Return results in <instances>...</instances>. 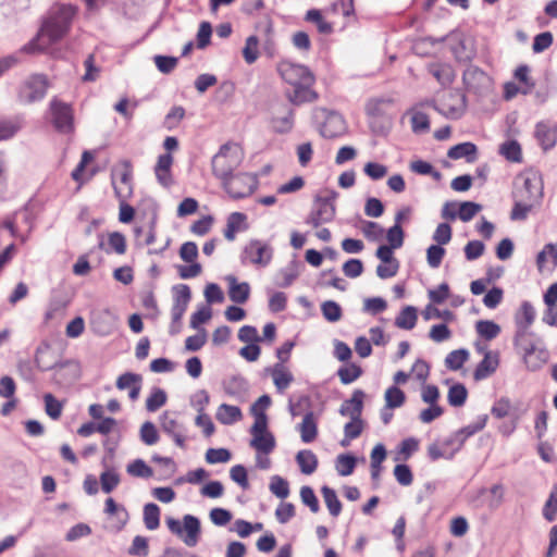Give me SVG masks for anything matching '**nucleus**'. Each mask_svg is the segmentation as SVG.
<instances>
[{
    "label": "nucleus",
    "mask_w": 557,
    "mask_h": 557,
    "mask_svg": "<svg viewBox=\"0 0 557 557\" xmlns=\"http://www.w3.org/2000/svg\"><path fill=\"white\" fill-rule=\"evenodd\" d=\"M166 525L173 534L181 536L188 547L197 545L201 532L200 520L197 517L185 515L183 517V525L178 520L168 518Z\"/></svg>",
    "instance_id": "9"
},
{
    "label": "nucleus",
    "mask_w": 557,
    "mask_h": 557,
    "mask_svg": "<svg viewBox=\"0 0 557 557\" xmlns=\"http://www.w3.org/2000/svg\"><path fill=\"white\" fill-rule=\"evenodd\" d=\"M394 476L396 481L403 486H408L413 481L411 469L408 465L405 463H399L395 466Z\"/></svg>",
    "instance_id": "60"
},
{
    "label": "nucleus",
    "mask_w": 557,
    "mask_h": 557,
    "mask_svg": "<svg viewBox=\"0 0 557 557\" xmlns=\"http://www.w3.org/2000/svg\"><path fill=\"white\" fill-rule=\"evenodd\" d=\"M319 112L324 116V122L319 128L322 137L332 139L346 133V123L339 113L325 109H320Z\"/></svg>",
    "instance_id": "14"
},
{
    "label": "nucleus",
    "mask_w": 557,
    "mask_h": 557,
    "mask_svg": "<svg viewBox=\"0 0 557 557\" xmlns=\"http://www.w3.org/2000/svg\"><path fill=\"white\" fill-rule=\"evenodd\" d=\"M296 462L301 473L306 475L312 474L319 465L317 455L309 449L299 450L296 455Z\"/></svg>",
    "instance_id": "25"
},
{
    "label": "nucleus",
    "mask_w": 557,
    "mask_h": 557,
    "mask_svg": "<svg viewBox=\"0 0 557 557\" xmlns=\"http://www.w3.org/2000/svg\"><path fill=\"white\" fill-rule=\"evenodd\" d=\"M115 196L120 199V213L119 220L122 223H129L135 215V209L125 202L126 196L122 195L121 190L114 186Z\"/></svg>",
    "instance_id": "48"
},
{
    "label": "nucleus",
    "mask_w": 557,
    "mask_h": 557,
    "mask_svg": "<svg viewBox=\"0 0 557 557\" xmlns=\"http://www.w3.org/2000/svg\"><path fill=\"white\" fill-rule=\"evenodd\" d=\"M216 419L225 425L235 423L242 419L240 408L227 404H222L216 411Z\"/></svg>",
    "instance_id": "29"
},
{
    "label": "nucleus",
    "mask_w": 557,
    "mask_h": 557,
    "mask_svg": "<svg viewBox=\"0 0 557 557\" xmlns=\"http://www.w3.org/2000/svg\"><path fill=\"white\" fill-rule=\"evenodd\" d=\"M305 20L317 24L318 30L321 34H331L333 32L332 24L323 18L320 10L311 9L307 11Z\"/></svg>",
    "instance_id": "42"
},
{
    "label": "nucleus",
    "mask_w": 557,
    "mask_h": 557,
    "mask_svg": "<svg viewBox=\"0 0 557 557\" xmlns=\"http://www.w3.org/2000/svg\"><path fill=\"white\" fill-rule=\"evenodd\" d=\"M445 249L441 245H431L426 250V260L431 268L436 269L441 265Z\"/></svg>",
    "instance_id": "64"
},
{
    "label": "nucleus",
    "mask_w": 557,
    "mask_h": 557,
    "mask_svg": "<svg viewBox=\"0 0 557 557\" xmlns=\"http://www.w3.org/2000/svg\"><path fill=\"white\" fill-rule=\"evenodd\" d=\"M126 471L129 475L135 478L148 479L152 476L153 470L143 459H135L127 465Z\"/></svg>",
    "instance_id": "41"
},
{
    "label": "nucleus",
    "mask_w": 557,
    "mask_h": 557,
    "mask_svg": "<svg viewBox=\"0 0 557 557\" xmlns=\"http://www.w3.org/2000/svg\"><path fill=\"white\" fill-rule=\"evenodd\" d=\"M273 382L278 391H284L288 387V385L293 382L294 377L292 373L284 372L282 370V364H275L273 369Z\"/></svg>",
    "instance_id": "54"
},
{
    "label": "nucleus",
    "mask_w": 557,
    "mask_h": 557,
    "mask_svg": "<svg viewBox=\"0 0 557 557\" xmlns=\"http://www.w3.org/2000/svg\"><path fill=\"white\" fill-rule=\"evenodd\" d=\"M476 333L486 341L496 338L500 333V326L491 320H480L475 324Z\"/></svg>",
    "instance_id": "31"
},
{
    "label": "nucleus",
    "mask_w": 557,
    "mask_h": 557,
    "mask_svg": "<svg viewBox=\"0 0 557 557\" xmlns=\"http://www.w3.org/2000/svg\"><path fill=\"white\" fill-rule=\"evenodd\" d=\"M321 492L331 516L337 517L342 511V503L339 502L336 492L329 486H323Z\"/></svg>",
    "instance_id": "38"
},
{
    "label": "nucleus",
    "mask_w": 557,
    "mask_h": 557,
    "mask_svg": "<svg viewBox=\"0 0 557 557\" xmlns=\"http://www.w3.org/2000/svg\"><path fill=\"white\" fill-rule=\"evenodd\" d=\"M462 82L467 89L473 92H481L490 86V76L475 65H469L463 74Z\"/></svg>",
    "instance_id": "15"
},
{
    "label": "nucleus",
    "mask_w": 557,
    "mask_h": 557,
    "mask_svg": "<svg viewBox=\"0 0 557 557\" xmlns=\"http://www.w3.org/2000/svg\"><path fill=\"white\" fill-rule=\"evenodd\" d=\"M166 400L168 396L165 391L160 387H154L146 400V409L149 412H156L166 404Z\"/></svg>",
    "instance_id": "40"
},
{
    "label": "nucleus",
    "mask_w": 557,
    "mask_h": 557,
    "mask_svg": "<svg viewBox=\"0 0 557 557\" xmlns=\"http://www.w3.org/2000/svg\"><path fill=\"white\" fill-rule=\"evenodd\" d=\"M120 481V474L113 470H107L100 474V484L104 493H111L115 490Z\"/></svg>",
    "instance_id": "55"
},
{
    "label": "nucleus",
    "mask_w": 557,
    "mask_h": 557,
    "mask_svg": "<svg viewBox=\"0 0 557 557\" xmlns=\"http://www.w3.org/2000/svg\"><path fill=\"white\" fill-rule=\"evenodd\" d=\"M482 206L473 201H463L459 205L458 218L463 221H470L478 212H480Z\"/></svg>",
    "instance_id": "58"
},
{
    "label": "nucleus",
    "mask_w": 557,
    "mask_h": 557,
    "mask_svg": "<svg viewBox=\"0 0 557 557\" xmlns=\"http://www.w3.org/2000/svg\"><path fill=\"white\" fill-rule=\"evenodd\" d=\"M433 109L447 119L458 120L466 112L467 98L459 89L445 92L438 100L432 102Z\"/></svg>",
    "instance_id": "6"
},
{
    "label": "nucleus",
    "mask_w": 557,
    "mask_h": 557,
    "mask_svg": "<svg viewBox=\"0 0 557 557\" xmlns=\"http://www.w3.org/2000/svg\"><path fill=\"white\" fill-rule=\"evenodd\" d=\"M337 196L338 194L335 190L329 191L325 197L315 196L306 223L317 228L323 223L333 221L336 213L335 199Z\"/></svg>",
    "instance_id": "7"
},
{
    "label": "nucleus",
    "mask_w": 557,
    "mask_h": 557,
    "mask_svg": "<svg viewBox=\"0 0 557 557\" xmlns=\"http://www.w3.org/2000/svg\"><path fill=\"white\" fill-rule=\"evenodd\" d=\"M357 458L350 454H342L336 457L335 468L339 475H350L356 467Z\"/></svg>",
    "instance_id": "37"
},
{
    "label": "nucleus",
    "mask_w": 557,
    "mask_h": 557,
    "mask_svg": "<svg viewBox=\"0 0 557 557\" xmlns=\"http://www.w3.org/2000/svg\"><path fill=\"white\" fill-rule=\"evenodd\" d=\"M270 491L276 497L284 499L289 495L288 482L280 475H273L270 482Z\"/></svg>",
    "instance_id": "50"
},
{
    "label": "nucleus",
    "mask_w": 557,
    "mask_h": 557,
    "mask_svg": "<svg viewBox=\"0 0 557 557\" xmlns=\"http://www.w3.org/2000/svg\"><path fill=\"white\" fill-rule=\"evenodd\" d=\"M277 72L292 86L302 83L313 84L314 82V76L307 66L287 60L278 63Z\"/></svg>",
    "instance_id": "12"
},
{
    "label": "nucleus",
    "mask_w": 557,
    "mask_h": 557,
    "mask_svg": "<svg viewBox=\"0 0 557 557\" xmlns=\"http://www.w3.org/2000/svg\"><path fill=\"white\" fill-rule=\"evenodd\" d=\"M272 256L273 248L259 239L250 240L243 251V259H249L252 264L260 267H267Z\"/></svg>",
    "instance_id": "13"
},
{
    "label": "nucleus",
    "mask_w": 557,
    "mask_h": 557,
    "mask_svg": "<svg viewBox=\"0 0 557 557\" xmlns=\"http://www.w3.org/2000/svg\"><path fill=\"white\" fill-rule=\"evenodd\" d=\"M311 85L306 83L294 85L293 92L288 94L289 101L296 106L315 101L319 96L310 88Z\"/></svg>",
    "instance_id": "22"
},
{
    "label": "nucleus",
    "mask_w": 557,
    "mask_h": 557,
    "mask_svg": "<svg viewBox=\"0 0 557 557\" xmlns=\"http://www.w3.org/2000/svg\"><path fill=\"white\" fill-rule=\"evenodd\" d=\"M478 148L473 143L466 141L449 148L447 157L453 160L465 158L467 162H474L476 160Z\"/></svg>",
    "instance_id": "23"
},
{
    "label": "nucleus",
    "mask_w": 557,
    "mask_h": 557,
    "mask_svg": "<svg viewBox=\"0 0 557 557\" xmlns=\"http://www.w3.org/2000/svg\"><path fill=\"white\" fill-rule=\"evenodd\" d=\"M418 320V311L413 306H406L395 319V325L403 330H412Z\"/></svg>",
    "instance_id": "27"
},
{
    "label": "nucleus",
    "mask_w": 557,
    "mask_h": 557,
    "mask_svg": "<svg viewBox=\"0 0 557 557\" xmlns=\"http://www.w3.org/2000/svg\"><path fill=\"white\" fill-rule=\"evenodd\" d=\"M430 73L443 85H449L455 78V73L451 66L447 64H435L430 67Z\"/></svg>",
    "instance_id": "36"
},
{
    "label": "nucleus",
    "mask_w": 557,
    "mask_h": 557,
    "mask_svg": "<svg viewBox=\"0 0 557 557\" xmlns=\"http://www.w3.org/2000/svg\"><path fill=\"white\" fill-rule=\"evenodd\" d=\"M480 352H484V358L478 363L473 372L475 381H482L491 376L498 368L499 357L498 352L484 351L483 348H479Z\"/></svg>",
    "instance_id": "16"
},
{
    "label": "nucleus",
    "mask_w": 557,
    "mask_h": 557,
    "mask_svg": "<svg viewBox=\"0 0 557 557\" xmlns=\"http://www.w3.org/2000/svg\"><path fill=\"white\" fill-rule=\"evenodd\" d=\"M294 126V111L288 110L285 116L273 117L272 127L277 134H286L292 131Z\"/></svg>",
    "instance_id": "46"
},
{
    "label": "nucleus",
    "mask_w": 557,
    "mask_h": 557,
    "mask_svg": "<svg viewBox=\"0 0 557 557\" xmlns=\"http://www.w3.org/2000/svg\"><path fill=\"white\" fill-rule=\"evenodd\" d=\"M300 498L302 504L308 506L313 513L319 511V500L310 486L305 485L300 488Z\"/></svg>",
    "instance_id": "61"
},
{
    "label": "nucleus",
    "mask_w": 557,
    "mask_h": 557,
    "mask_svg": "<svg viewBox=\"0 0 557 557\" xmlns=\"http://www.w3.org/2000/svg\"><path fill=\"white\" fill-rule=\"evenodd\" d=\"M361 374L362 369L355 363H351L349 367H341L337 371V375L341 382L345 385L352 383L359 379Z\"/></svg>",
    "instance_id": "49"
},
{
    "label": "nucleus",
    "mask_w": 557,
    "mask_h": 557,
    "mask_svg": "<svg viewBox=\"0 0 557 557\" xmlns=\"http://www.w3.org/2000/svg\"><path fill=\"white\" fill-rule=\"evenodd\" d=\"M535 319V309L529 301H523L515 315L517 330H529Z\"/></svg>",
    "instance_id": "24"
},
{
    "label": "nucleus",
    "mask_w": 557,
    "mask_h": 557,
    "mask_svg": "<svg viewBox=\"0 0 557 557\" xmlns=\"http://www.w3.org/2000/svg\"><path fill=\"white\" fill-rule=\"evenodd\" d=\"M554 41L553 34L550 32H544L534 37L532 50L534 53H541L548 49Z\"/></svg>",
    "instance_id": "62"
},
{
    "label": "nucleus",
    "mask_w": 557,
    "mask_h": 557,
    "mask_svg": "<svg viewBox=\"0 0 557 557\" xmlns=\"http://www.w3.org/2000/svg\"><path fill=\"white\" fill-rule=\"evenodd\" d=\"M366 394L361 389H356L351 397L345 400L338 412L344 417H350V421L344 426V435L347 442H350L360 436L363 431V421L361 413L363 409V398Z\"/></svg>",
    "instance_id": "3"
},
{
    "label": "nucleus",
    "mask_w": 557,
    "mask_h": 557,
    "mask_svg": "<svg viewBox=\"0 0 557 557\" xmlns=\"http://www.w3.org/2000/svg\"><path fill=\"white\" fill-rule=\"evenodd\" d=\"M77 8L71 3H57L51 7L49 15L44 22L39 34L26 44L22 51L35 53L45 51L52 44L62 39L70 30Z\"/></svg>",
    "instance_id": "1"
},
{
    "label": "nucleus",
    "mask_w": 557,
    "mask_h": 557,
    "mask_svg": "<svg viewBox=\"0 0 557 557\" xmlns=\"http://www.w3.org/2000/svg\"><path fill=\"white\" fill-rule=\"evenodd\" d=\"M173 164V157L170 152L160 154L154 166V174L157 181L163 187H170L173 184L171 166Z\"/></svg>",
    "instance_id": "18"
},
{
    "label": "nucleus",
    "mask_w": 557,
    "mask_h": 557,
    "mask_svg": "<svg viewBox=\"0 0 557 557\" xmlns=\"http://www.w3.org/2000/svg\"><path fill=\"white\" fill-rule=\"evenodd\" d=\"M50 352V346L42 343L36 349L35 363L40 371L53 370V381L58 385L67 386L81 377V364L76 360H65L62 362L45 363L42 355Z\"/></svg>",
    "instance_id": "2"
},
{
    "label": "nucleus",
    "mask_w": 557,
    "mask_h": 557,
    "mask_svg": "<svg viewBox=\"0 0 557 557\" xmlns=\"http://www.w3.org/2000/svg\"><path fill=\"white\" fill-rule=\"evenodd\" d=\"M533 336V333L529 330H517L513 337V345L516 349H518L522 355L527 354V350L533 349L535 344L532 342L531 337Z\"/></svg>",
    "instance_id": "39"
},
{
    "label": "nucleus",
    "mask_w": 557,
    "mask_h": 557,
    "mask_svg": "<svg viewBox=\"0 0 557 557\" xmlns=\"http://www.w3.org/2000/svg\"><path fill=\"white\" fill-rule=\"evenodd\" d=\"M140 440L146 445H153L158 442L159 435L154 424L150 421L145 422L140 428Z\"/></svg>",
    "instance_id": "63"
},
{
    "label": "nucleus",
    "mask_w": 557,
    "mask_h": 557,
    "mask_svg": "<svg viewBox=\"0 0 557 557\" xmlns=\"http://www.w3.org/2000/svg\"><path fill=\"white\" fill-rule=\"evenodd\" d=\"M385 401L387 408H399L406 401L405 393L397 386H391L385 392Z\"/></svg>",
    "instance_id": "45"
},
{
    "label": "nucleus",
    "mask_w": 557,
    "mask_h": 557,
    "mask_svg": "<svg viewBox=\"0 0 557 557\" xmlns=\"http://www.w3.org/2000/svg\"><path fill=\"white\" fill-rule=\"evenodd\" d=\"M226 280L230 284V299L236 304H245L248 300L250 294L249 284L247 282L238 283L237 278L233 275H228Z\"/></svg>",
    "instance_id": "21"
},
{
    "label": "nucleus",
    "mask_w": 557,
    "mask_h": 557,
    "mask_svg": "<svg viewBox=\"0 0 557 557\" xmlns=\"http://www.w3.org/2000/svg\"><path fill=\"white\" fill-rule=\"evenodd\" d=\"M468 397V391L461 383L451 385L448 389L447 400L453 407H461L465 405Z\"/></svg>",
    "instance_id": "33"
},
{
    "label": "nucleus",
    "mask_w": 557,
    "mask_h": 557,
    "mask_svg": "<svg viewBox=\"0 0 557 557\" xmlns=\"http://www.w3.org/2000/svg\"><path fill=\"white\" fill-rule=\"evenodd\" d=\"M174 301L173 305H181L188 307L191 299V290L186 284L174 285L173 288Z\"/></svg>",
    "instance_id": "57"
},
{
    "label": "nucleus",
    "mask_w": 557,
    "mask_h": 557,
    "mask_svg": "<svg viewBox=\"0 0 557 557\" xmlns=\"http://www.w3.org/2000/svg\"><path fill=\"white\" fill-rule=\"evenodd\" d=\"M243 153L234 144H223L211 160L213 175L221 182L233 175L240 165Z\"/></svg>",
    "instance_id": "4"
},
{
    "label": "nucleus",
    "mask_w": 557,
    "mask_h": 557,
    "mask_svg": "<svg viewBox=\"0 0 557 557\" xmlns=\"http://www.w3.org/2000/svg\"><path fill=\"white\" fill-rule=\"evenodd\" d=\"M46 413L53 420L61 417L63 405L52 394L44 396Z\"/></svg>",
    "instance_id": "53"
},
{
    "label": "nucleus",
    "mask_w": 557,
    "mask_h": 557,
    "mask_svg": "<svg viewBox=\"0 0 557 557\" xmlns=\"http://www.w3.org/2000/svg\"><path fill=\"white\" fill-rule=\"evenodd\" d=\"M297 429L304 443L313 442L318 436V419L315 414L312 411L306 412Z\"/></svg>",
    "instance_id": "19"
},
{
    "label": "nucleus",
    "mask_w": 557,
    "mask_h": 557,
    "mask_svg": "<svg viewBox=\"0 0 557 557\" xmlns=\"http://www.w3.org/2000/svg\"><path fill=\"white\" fill-rule=\"evenodd\" d=\"M324 319L329 322H337L343 315L341 306L334 300H326L321 305Z\"/></svg>",
    "instance_id": "47"
},
{
    "label": "nucleus",
    "mask_w": 557,
    "mask_h": 557,
    "mask_svg": "<svg viewBox=\"0 0 557 557\" xmlns=\"http://www.w3.org/2000/svg\"><path fill=\"white\" fill-rule=\"evenodd\" d=\"M543 517L553 522L557 517V483L553 485L552 491L543 507Z\"/></svg>",
    "instance_id": "44"
},
{
    "label": "nucleus",
    "mask_w": 557,
    "mask_h": 557,
    "mask_svg": "<svg viewBox=\"0 0 557 557\" xmlns=\"http://www.w3.org/2000/svg\"><path fill=\"white\" fill-rule=\"evenodd\" d=\"M534 207V205L529 202L513 200V207L510 212V219L512 221H524Z\"/></svg>",
    "instance_id": "56"
},
{
    "label": "nucleus",
    "mask_w": 557,
    "mask_h": 557,
    "mask_svg": "<svg viewBox=\"0 0 557 557\" xmlns=\"http://www.w3.org/2000/svg\"><path fill=\"white\" fill-rule=\"evenodd\" d=\"M544 186L541 175L533 173L522 176L515 182L512 199L540 206L543 199Z\"/></svg>",
    "instance_id": "5"
},
{
    "label": "nucleus",
    "mask_w": 557,
    "mask_h": 557,
    "mask_svg": "<svg viewBox=\"0 0 557 557\" xmlns=\"http://www.w3.org/2000/svg\"><path fill=\"white\" fill-rule=\"evenodd\" d=\"M469 359V351L465 348L450 351L445 358V366L451 371L462 368L463 363Z\"/></svg>",
    "instance_id": "32"
},
{
    "label": "nucleus",
    "mask_w": 557,
    "mask_h": 557,
    "mask_svg": "<svg viewBox=\"0 0 557 557\" xmlns=\"http://www.w3.org/2000/svg\"><path fill=\"white\" fill-rule=\"evenodd\" d=\"M258 45L259 39L255 35H251L246 39V44L243 49V57L248 64H252L258 59Z\"/></svg>",
    "instance_id": "52"
},
{
    "label": "nucleus",
    "mask_w": 557,
    "mask_h": 557,
    "mask_svg": "<svg viewBox=\"0 0 557 557\" xmlns=\"http://www.w3.org/2000/svg\"><path fill=\"white\" fill-rule=\"evenodd\" d=\"M49 87V81L44 74H33L18 87L17 100L24 104H30L45 98Z\"/></svg>",
    "instance_id": "10"
},
{
    "label": "nucleus",
    "mask_w": 557,
    "mask_h": 557,
    "mask_svg": "<svg viewBox=\"0 0 557 557\" xmlns=\"http://www.w3.org/2000/svg\"><path fill=\"white\" fill-rule=\"evenodd\" d=\"M222 186L233 199H242L255 193L259 185V175L249 173L233 174L222 181Z\"/></svg>",
    "instance_id": "8"
},
{
    "label": "nucleus",
    "mask_w": 557,
    "mask_h": 557,
    "mask_svg": "<svg viewBox=\"0 0 557 557\" xmlns=\"http://www.w3.org/2000/svg\"><path fill=\"white\" fill-rule=\"evenodd\" d=\"M535 137L545 151L552 149L556 144L555 133L542 122L536 124Z\"/></svg>",
    "instance_id": "30"
},
{
    "label": "nucleus",
    "mask_w": 557,
    "mask_h": 557,
    "mask_svg": "<svg viewBox=\"0 0 557 557\" xmlns=\"http://www.w3.org/2000/svg\"><path fill=\"white\" fill-rule=\"evenodd\" d=\"M250 446L257 451L268 455L275 448V438L271 432L255 434Z\"/></svg>",
    "instance_id": "28"
},
{
    "label": "nucleus",
    "mask_w": 557,
    "mask_h": 557,
    "mask_svg": "<svg viewBox=\"0 0 557 557\" xmlns=\"http://www.w3.org/2000/svg\"><path fill=\"white\" fill-rule=\"evenodd\" d=\"M160 424L162 431L171 436L180 448H185L184 426L176 419L164 411L160 417Z\"/></svg>",
    "instance_id": "17"
},
{
    "label": "nucleus",
    "mask_w": 557,
    "mask_h": 557,
    "mask_svg": "<svg viewBox=\"0 0 557 557\" xmlns=\"http://www.w3.org/2000/svg\"><path fill=\"white\" fill-rule=\"evenodd\" d=\"M51 122L55 131L61 134L74 132V112L72 106L53 98L49 104Z\"/></svg>",
    "instance_id": "11"
},
{
    "label": "nucleus",
    "mask_w": 557,
    "mask_h": 557,
    "mask_svg": "<svg viewBox=\"0 0 557 557\" xmlns=\"http://www.w3.org/2000/svg\"><path fill=\"white\" fill-rule=\"evenodd\" d=\"M527 368L531 371L541 369L549 360V351L545 347H537L536 345L531 350H527L523 357Z\"/></svg>",
    "instance_id": "20"
},
{
    "label": "nucleus",
    "mask_w": 557,
    "mask_h": 557,
    "mask_svg": "<svg viewBox=\"0 0 557 557\" xmlns=\"http://www.w3.org/2000/svg\"><path fill=\"white\" fill-rule=\"evenodd\" d=\"M144 522L148 530H156L160 525V508L154 503L144 506Z\"/></svg>",
    "instance_id": "34"
},
{
    "label": "nucleus",
    "mask_w": 557,
    "mask_h": 557,
    "mask_svg": "<svg viewBox=\"0 0 557 557\" xmlns=\"http://www.w3.org/2000/svg\"><path fill=\"white\" fill-rule=\"evenodd\" d=\"M298 267V262L292 260L285 268L281 269L276 274V285L283 288L290 286L299 275Z\"/></svg>",
    "instance_id": "26"
},
{
    "label": "nucleus",
    "mask_w": 557,
    "mask_h": 557,
    "mask_svg": "<svg viewBox=\"0 0 557 557\" xmlns=\"http://www.w3.org/2000/svg\"><path fill=\"white\" fill-rule=\"evenodd\" d=\"M499 152L511 162H520L522 159L521 147L517 140L505 141Z\"/></svg>",
    "instance_id": "43"
},
{
    "label": "nucleus",
    "mask_w": 557,
    "mask_h": 557,
    "mask_svg": "<svg viewBox=\"0 0 557 557\" xmlns=\"http://www.w3.org/2000/svg\"><path fill=\"white\" fill-rule=\"evenodd\" d=\"M405 232L401 226L393 225L386 232L387 246L399 249L404 245Z\"/></svg>",
    "instance_id": "59"
},
{
    "label": "nucleus",
    "mask_w": 557,
    "mask_h": 557,
    "mask_svg": "<svg viewBox=\"0 0 557 557\" xmlns=\"http://www.w3.org/2000/svg\"><path fill=\"white\" fill-rule=\"evenodd\" d=\"M246 214L242 212H233L227 218L226 228L224 230V237L232 242L235 239V233L240 228V225L246 221Z\"/></svg>",
    "instance_id": "35"
},
{
    "label": "nucleus",
    "mask_w": 557,
    "mask_h": 557,
    "mask_svg": "<svg viewBox=\"0 0 557 557\" xmlns=\"http://www.w3.org/2000/svg\"><path fill=\"white\" fill-rule=\"evenodd\" d=\"M206 461L210 465L228 462L232 454L227 448H209L206 451Z\"/></svg>",
    "instance_id": "51"
}]
</instances>
